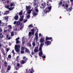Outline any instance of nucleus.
<instances>
[{"mask_svg": "<svg viewBox=\"0 0 73 73\" xmlns=\"http://www.w3.org/2000/svg\"><path fill=\"white\" fill-rule=\"evenodd\" d=\"M11 54H9L8 56V57L9 58H11Z\"/></svg>", "mask_w": 73, "mask_h": 73, "instance_id": "obj_37", "label": "nucleus"}, {"mask_svg": "<svg viewBox=\"0 0 73 73\" xmlns=\"http://www.w3.org/2000/svg\"><path fill=\"white\" fill-rule=\"evenodd\" d=\"M3 37V34L1 33H0V38H2Z\"/></svg>", "mask_w": 73, "mask_h": 73, "instance_id": "obj_32", "label": "nucleus"}, {"mask_svg": "<svg viewBox=\"0 0 73 73\" xmlns=\"http://www.w3.org/2000/svg\"><path fill=\"white\" fill-rule=\"evenodd\" d=\"M16 44H19V43H20V41H19V40H16Z\"/></svg>", "mask_w": 73, "mask_h": 73, "instance_id": "obj_31", "label": "nucleus"}, {"mask_svg": "<svg viewBox=\"0 0 73 73\" xmlns=\"http://www.w3.org/2000/svg\"><path fill=\"white\" fill-rule=\"evenodd\" d=\"M19 59H20V58H19V56H17L16 58V60L17 61H19Z\"/></svg>", "mask_w": 73, "mask_h": 73, "instance_id": "obj_28", "label": "nucleus"}, {"mask_svg": "<svg viewBox=\"0 0 73 73\" xmlns=\"http://www.w3.org/2000/svg\"><path fill=\"white\" fill-rule=\"evenodd\" d=\"M31 54H32V55H34V54H35V53L33 52H32V53H31Z\"/></svg>", "mask_w": 73, "mask_h": 73, "instance_id": "obj_55", "label": "nucleus"}, {"mask_svg": "<svg viewBox=\"0 0 73 73\" xmlns=\"http://www.w3.org/2000/svg\"><path fill=\"white\" fill-rule=\"evenodd\" d=\"M62 4V2H60L59 3V5L60 6V5H61Z\"/></svg>", "mask_w": 73, "mask_h": 73, "instance_id": "obj_43", "label": "nucleus"}, {"mask_svg": "<svg viewBox=\"0 0 73 73\" xmlns=\"http://www.w3.org/2000/svg\"><path fill=\"white\" fill-rule=\"evenodd\" d=\"M14 35V33L13 32H12L11 33V36H13Z\"/></svg>", "mask_w": 73, "mask_h": 73, "instance_id": "obj_33", "label": "nucleus"}, {"mask_svg": "<svg viewBox=\"0 0 73 73\" xmlns=\"http://www.w3.org/2000/svg\"><path fill=\"white\" fill-rule=\"evenodd\" d=\"M38 47H36L35 48V49L34 50V51L35 52H37L39 51V50L38 49Z\"/></svg>", "mask_w": 73, "mask_h": 73, "instance_id": "obj_9", "label": "nucleus"}, {"mask_svg": "<svg viewBox=\"0 0 73 73\" xmlns=\"http://www.w3.org/2000/svg\"><path fill=\"white\" fill-rule=\"evenodd\" d=\"M16 23V21H15L14 22V24H15Z\"/></svg>", "mask_w": 73, "mask_h": 73, "instance_id": "obj_60", "label": "nucleus"}, {"mask_svg": "<svg viewBox=\"0 0 73 73\" xmlns=\"http://www.w3.org/2000/svg\"><path fill=\"white\" fill-rule=\"evenodd\" d=\"M5 24L3 23H1V21H0V26H4Z\"/></svg>", "mask_w": 73, "mask_h": 73, "instance_id": "obj_14", "label": "nucleus"}, {"mask_svg": "<svg viewBox=\"0 0 73 73\" xmlns=\"http://www.w3.org/2000/svg\"><path fill=\"white\" fill-rule=\"evenodd\" d=\"M44 45V44L43 43H41L40 44V47H42V46Z\"/></svg>", "mask_w": 73, "mask_h": 73, "instance_id": "obj_36", "label": "nucleus"}, {"mask_svg": "<svg viewBox=\"0 0 73 73\" xmlns=\"http://www.w3.org/2000/svg\"><path fill=\"white\" fill-rule=\"evenodd\" d=\"M14 19L16 20H17L19 19V16L17 15H16L14 17Z\"/></svg>", "mask_w": 73, "mask_h": 73, "instance_id": "obj_22", "label": "nucleus"}, {"mask_svg": "<svg viewBox=\"0 0 73 73\" xmlns=\"http://www.w3.org/2000/svg\"><path fill=\"white\" fill-rule=\"evenodd\" d=\"M6 50H7V52H8V51L9 50V48H7V49Z\"/></svg>", "mask_w": 73, "mask_h": 73, "instance_id": "obj_51", "label": "nucleus"}, {"mask_svg": "<svg viewBox=\"0 0 73 73\" xmlns=\"http://www.w3.org/2000/svg\"><path fill=\"white\" fill-rule=\"evenodd\" d=\"M2 32V29H0V32Z\"/></svg>", "mask_w": 73, "mask_h": 73, "instance_id": "obj_57", "label": "nucleus"}, {"mask_svg": "<svg viewBox=\"0 0 73 73\" xmlns=\"http://www.w3.org/2000/svg\"><path fill=\"white\" fill-rule=\"evenodd\" d=\"M20 66V64L18 63L17 64V66Z\"/></svg>", "mask_w": 73, "mask_h": 73, "instance_id": "obj_52", "label": "nucleus"}, {"mask_svg": "<svg viewBox=\"0 0 73 73\" xmlns=\"http://www.w3.org/2000/svg\"><path fill=\"white\" fill-rule=\"evenodd\" d=\"M24 49H25L24 47H23V46H22L21 50V53H24Z\"/></svg>", "mask_w": 73, "mask_h": 73, "instance_id": "obj_10", "label": "nucleus"}, {"mask_svg": "<svg viewBox=\"0 0 73 73\" xmlns=\"http://www.w3.org/2000/svg\"><path fill=\"white\" fill-rule=\"evenodd\" d=\"M20 46L19 45H15V50L16 52L18 53L20 50Z\"/></svg>", "mask_w": 73, "mask_h": 73, "instance_id": "obj_3", "label": "nucleus"}, {"mask_svg": "<svg viewBox=\"0 0 73 73\" xmlns=\"http://www.w3.org/2000/svg\"><path fill=\"white\" fill-rule=\"evenodd\" d=\"M3 54H4V55H5V53L4 52H3Z\"/></svg>", "mask_w": 73, "mask_h": 73, "instance_id": "obj_56", "label": "nucleus"}, {"mask_svg": "<svg viewBox=\"0 0 73 73\" xmlns=\"http://www.w3.org/2000/svg\"><path fill=\"white\" fill-rule=\"evenodd\" d=\"M22 12L23 11H21L19 13V15H21L22 14Z\"/></svg>", "mask_w": 73, "mask_h": 73, "instance_id": "obj_39", "label": "nucleus"}, {"mask_svg": "<svg viewBox=\"0 0 73 73\" xmlns=\"http://www.w3.org/2000/svg\"><path fill=\"white\" fill-rule=\"evenodd\" d=\"M14 4V3H11V6H13V5Z\"/></svg>", "mask_w": 73, "mask_h": 73, "instance_id": "obj_40", "label": "nucleus"}, {"mask_svg": "<svg viewBox=\"0 0 73 73\" xmlns=\"http://www.w3.org/2000/svg\"><path fill=\"white\" fill-rule=\"evenodd\" d=\"M11 67L10 65H9L8 66L7 69L8 70H11Z\"/></svg>", "mask_w": 73, "mask_h": 73, "instance_id": "obj_19", "label": "nucleus"}, {"mask_svg": "<svg viewBox=\"0 0 73 73\" xmlns=\"http://www.w3.org/2000/svg\"><path fill=\"white\" fill-rule=\"evenodd\" d=\"M42 49V47H40L39 48V50H41Z\"/></svg>", "mask_w": 73, "mask_h": 73, "instance_id": "obj_48", "label": "nucleus"}, {"mask_svg": "<svg viewBox=\"0 0 73 73\" xmlns=\"http://www.w3.org/2000/svg\"><path fill=\"white\" fill-rule=\"evenodd\" d=\"M65 7H66V8H68V5H66Z\"/></svg>", "mask_w": 73, "mask_h": 73, "instance_id": "obj_49", "label": "nucleus"}, {"mask_svg": "<svg viewBox=\"0 0 73 73\" xmlns=\"http://www.w3.org/2000/svg\"><path fill=\"white\" fill-rule=\"evenodd\" d=\"M4 32H7V30H4Z\"/></svg>", "mask_w": 73, "mask_h": 73, "instance_id": "obj_54", "label": "nucleus"}, {"mask_svg": "<svg viewBox=\"0 0 73 73\" xmlns=\"http://www.w3.org/2000/svg\"><path fill=\"white\" fill-rule=\"evenodd\" d=\"M7 65H8V64L7 63V62H6V61H5L4 62V65L5 66H6V67H7Z\"/></svg>", "mask_w": 73, "mask_h": 73, "instance_id": "obj_26", "label": "nucleus"}, {"mask_svg": "<svg viewBox=\"0 0 73 73\" xmlns=\"http://www.w3.org/2000/svg\"><path fill=\"white\" fill-rule=\"evenodd\" d=\"M28 21V20H25L24 21V23H26V22H27V21Z\"/></svg>", "mask_w": 73, "mask_h": 73, "instance_id": "obj_45", "label": "nucleus"}, {"mask_svg": "<svg viewBox=\"0 0 73 73\" xmlns=\"http://www.w3.org/2000/svg\"><path fill=\"white\" fill-rule=\"evenodd\" d=\"M39 55L40 57H42V58H45L46 56L45 54L42 55V51H41L39 53Z\"/></svg>", "mask_w": 73, "mask_h": 73, "instance_id": "obj_4", "label": "nucleus"}, {"mask_svg": "<svg viewBox=\"0 0 73 73\" xmlns=\"http://www.w3.org/2000/svg\"><path fill=\"white\" fill-rule=\"evenodd\" d=\"M35 10L36 12H38V9H37V7H35Z\"/></svg>", "mask_w": 73, "mask_h": 73, "instance_id": "obj_23", "label": "nucleus"}, {"mask_svg": "<svg viewBox=\"0 0 73 73\" xmlns=\"http://www.w3.org/2000/svg\"><path fill=\"white\" fill-rule=\"evenodd\" d=\"M9 13V11H6V13H4V12L3 13V14L4 15H7L8 13Z\"/></svg>", "mask_w": 73, "mask_h": 73, "instance_id": "obj_20", "label": "nucleus"}, {"mask_svg": "<svg viewBox=\"0 0 73 73\" xmlns=\"http://www.w3.org/2000/svg\"><path fill=\"white\" fill-rule=\"evenodd\" d=\"M8 28L10 29H12V26L11 25H9L8 26Z\"/></svg>", "mask_w": 73, "mask_h": 73, "instance_id": "obj_38", "label": "nucleus"}, {"mask_svg": "<svg viewBox=\"0 0 73 73\" xmlns=\"http://www.w3.org/2000/svg\"><path fill=\"white\" fill-rule=\"evenodd\" d=\"M27 46H28V47H29V48H31V47L32 46L31 44L29 42L27 43Z\"/></svg>", "mask_w": 73, "mask_h": 73, "instance_id": "obj_11", "label": "nucleus"}, {"mask_svg": "<svg viewBox=\"0 0 73 73\" xmlns=\"http://www.w3.org/2000/svg\"><path fill=\"white\" fill-rule=\"evenodd\" d=\"M1 1H3V3H5V0H1Z\"/></svg>", "mask_w": 73, "mask_h": 73, "instance_id": "obj_44", "label": "nucleus"}, {"mask_svg": "<svg viewBox=\"0 0 73 73\" xmlns=\"http://www.w3.org/2000/svg\"><path fill=\"white\" fill-rule=\"evenodd\" d=\"M42 6L40 7V8L41 9H44V8H45V7H46V4L45 3H44L43 4H41Z\"/></svg>", "mask_w": 73, "mask_h": 73, "instance_id": "obj_7", "label": "nucleus"}, {"mask_svg": "<svg viewBox=\"0 0 73 73\" xmlns=\"http://www.w3.org/2000/svg\"><path fill=\"white\" fill-rule=\"evenodd\" d=\"M8 36H9L8 35H7L6 38H7V39L8 38Z\"/></svg>", "mask_w": 73, "mask_h": 73, "instance_id": "obj_59", "label": "nucleus"}, {"mask_svg": "<svg viewBox=\"0 0 73 73\" xmlns=\"http://www.w3.org/2000/svg\"><path fill=\"white\" fill-rule=\"evenodd\" d=\"M23 18H24V16H22V17L21 16V18L20 20V21H21L23 20Z\"/></svg>", "mask_w": 73, "mask_h": 73, "instance_id": "obj_24", "label": "nucleus"}, {"mask_svg": "<svg viewBox=\"0 0 73 73\" xmlns=\"http://www.w3.org/2000/svg\"><path fill=\"white\" fill-rule=\"evenodd\" d=\"M33 72H34L33 70V68H31V70L30 73H33Z\"/></svg>", "mask_w": 73, "mask_h": 73, "instance_id": "obj_42", "label": "nucleus"}, {"mask_svg": "<svg viewBox=\"0 0 73 73\" xmlns=\"http://www.w3.org/2000/svg\"><path fill=\"white\" fill-rule=\"evenodd\" d=\"M25 58H26V57L25 56H23V60H25Z\"/></svg>", "mask_w": 73, "mask_h": 73, "instance_id": "obj_46", "label": "nucleus"}, {"mask_svg": "<svg viewBox=\"0 0 73 73\" xmlns=\"http://www.w3.org/2000/svg\"><path fill=\"white\" fill-rule=\"evenodd\" d=\"M31 31L32 32V33L31 32H29V36H31L32 35H33L34 34H35V28H33V29H32Z\"/></svg>", "mask_w": 73, "mask_h": 73, "instance_id": "obj_5", "label": "nucleus"}, {"mask_svg": "<svg viewBox=\"0 0 73 73\" xmlns=\"http://www.w3.org/2000/svg\"><path fill=\"white\" fill-rule=\"evenodd\" d=\"M72 9H73V8H72V7H70V8H69V9L67 10V11H72Z\"/></svg>", "mask_w": 73, "mask_h": 73, "instance_id": "obj_25", "label": "nucleus"}, {"mask_svg": "<svg viewBox=\"0 0 73 73\" xmlns=\"http://www.w3.org/2000/svg\"><path fill=\"white\" fill-rule=\"evenodd\" d=\"M12 53L13 54L14 56H15V53L14 52V50H13L12 51Z\"/></svg>", "mask_w": 73, "mask_h": 73, "instance_id": "obj_35", "label": "nucleus"}, {"mask_svg": "<svg viewBox=\"0 0 73 73\" xmlns=\"http://www.w3.org/2000/svg\"><path fill=\"white\" fill-rule=\"evenodd\" d=\"M52 9V7L50 6L48 7V9H47V8H46V9L44 11V13L43 14V16H46V13H48L50 11V10Z\"/></svg>", "mask_w": 73, "mask_h": 73, "instance_id": "obj_1", "label": "nucleus"}, {"mask_svg": "<svg viewBox=\"0 0 73 73\" xmlns=\"http://www.w3.org/2000/svg\"><path fill=\"white\" fill-rule=\"evenodd\" d=\"M5 8H7V9H9V6L8 5L5 6Z\"/></svg>", "mask_w": 73, "mask_h": 73, "instance_id": "obj_34", "label": "nucleus"}, {"mask_svg": "<svg viewBox=\"0 0 73 73\" xmlns=\"http://www.w3.org/2000/svg\"><path fill=\"white\" fill-rule=\"evenodd\" d=\"M45 44H46V46H48L49 45H50L51 44V42L50 41H46L45 42Z\"/></svg>", "mask_w": 73, "mask_h": 73, "instance_id": "obj_8", "label": "nucleus"}, {"mask_svg": "<svg viewBox=\"0 0 73 73\" xmlns=\"http://www.w3.org/2000/svg\"><path fill=\"white\" fill-rule=\"evenodd\" d=\"M25 52H27V53H28L29 54H30V52H29V50L27 48H25Z\"/></svg>", "mask_w": 73, "mask_h": 73, "instance_id": "obj_17", "label": "nucleus"}, {"mask_svg": "<svg viewBox=\"0 0 73 73\" xmlns=\"http://www.w3.org/2000/svg\"><path fill=\"white\" fill-rule=\"evenodd\" d=\"M33 24H31L28 26L29 28L31 29V28H33Z\"/></svg>", "mask_w": 73, "mask_h": 73, "instance_id": "obj_15", "label": "nucleus"}, {"mask_svg": "<svg viewBox=\"0 0 73 73\" xmlns=\"http://www.w3.org/2000/svg\"><path fill=\"white\" fill-rule=\"evenodd\" d=\"M10 31V30L9 29L8 30V32H9Z\"/></svg>", "mask_w": 73, "mask_h": 73, "instance_id": "obj_64", "label": "nucleus"}, {"mask_svg": "<svg viewBox=\"0 0 73 73\" xmlns=\"http://www.w3.org/2000/svg\"><path fill=\"white\" fill-rule=\"evenodd\" d=\"M14 8V7H10V8H9V10L10 11H12V10H13V9Z\"/></svg>", "mask_w": 73, "mask_h": 73, "instance_id": "obj_27", "label": "nucleus"}, {"mask_svg": "<svg viewBox=\"0 0 73 73\" xmlns=\"http://www.w3.org/2000/svg\"><path fill=\"white\" fill-rule=\"evenodd\" d=\"M14 73H17V72H15Z\"/></svg>", "mask_w": 73, "mask_h": 73, "instance_id": "obj_63", "label": "nucleus"}, {"mask_svg": "<svg viewBox=\"0 0 73 73\" xmlns=\"http://www.w3.org/2000/svg\"><path fill=\"white\" fill-rule=\"evenodd\" d=\"M20 39V38H17L16 39V40L17 41V40H19Z\"/></svg>", "mask_w": 73, "mask_h": 73, "instance_id": "obj_47", "label": "nucleus"}, {"mask_svg": "<svg viewBox=\"0 0 73 73\" xmlns=\"http://www.w3.org/2000/svg\"><path fill=\"white\" fill-rule=\"evenodd\" d=\"M35 30L37 31L35 33V37L34 38V40H36V41H37L38 40V29H37V28H36V27H35Z\"/></svg>", "mask_w": 73, "mask_h": 73, "instance_id": "obj_2", "label": "nucleus"}, {"mask_svg": "<svg viewBox=\"0 0 73 73\" xmlns=\"http://www.w3.org/2000/svg\"><path fill=\"white\" fill-rule=\"evenodd\" d=\"M39 36H41V33H39Z\"/></svg>", "mask_w": 73, "mask_h": 73, "instance_id": "obj_53", "label": "nucleus"}, {"mask_svg": "<svg viewBox=\"0 0 73 73\" xmlns=\"http://www.w3.org/2000/svg\"><path fill=\"white\" fill-rule=\"evenodd\" d=\"M24 38L23 37L22 38V44H23V45L25 44V40H27V39H25V40H24Z\"/></svg>", "mask_w": 73, "mask_h": 73, "instance_id": "obj_12", "label": "nucleus"}, {"mask_svg": "<svg viewBox=\"0 0 73 73\" xmlns=\"http://www.w3.org/2000/svg\"><path fill=\"white\" fill-rule=\"evenodd\" d=\"M33 16H37V13H36V12H33Z\"/></svg>", "mask_w": 73, "mask_h": 73, "instance_id": "obj_21", "label": "nucleus"}, {"mask_svg": "<svg viewBox=\"0 0 73 73\" xmlns=\"http://www.w3.org/2000/svg\"><path fill=\"white\" fill-rule=\"evenodd\" d=\"M26 10L27 11V10L28 9H30L31 8V6H26Z\"/></svg>", "mask_w": 73, "mask_h": 73, "instance_id": "obj_16", "label": "nucleus"}, {"mask_svg": "<svg viewBox=\"0 0 73 73\" xmlns=\"http://www.w3.org/2000/svg\"><path fill=\"white\" fill-rule=\"evenodd\" d=\"M71 2H73V0H70Z\"/></svg>", "mask_w": 73, "mask_h": 73, "instance_id": "obj_61", "label": "nucleus"}, {"mask_svg": "<svg viewBox=\"0 0 73 73\" xmlns=\"http://www.w3.org/2000/svg\"><path fill=\"white\" fill-rule=\"evenodd\" d=\"M44 41V39L43 38H41L40 40V42L42 43Z\"/></svg>", "mask_w": 73, "mask_h": 73, "instance_id": "obj_18", "label": "nucleus"}, {"mask_svg": "<svg viewBox=\"0 0 73 73\" xmlns=\"http://www.w3.org/2000/svg\"><path fill=\"white\" fill-rule=\"evenodd\" d=\"M49 1H50V2H52V0H49Z\"/></svg>", "mask_w": 73, "mask_h": 73, "instance_id": "obj_62", "label": "nucleus"}, {"mask_svg": "<svg viewBox=\"0 0 73 73\" xmlns=\"http://www.w3.org/2000/svg\"><path fill=\"white\" fill-rule=\"evenodd\" d=\"M32 45L33 46H35L36 45V44H35V42H33L32 43Z\"/></svg>", "mask_w": 73, "mask_h": 73, "instance_id": "obj_29", "label": "nucleus"}, {"mask_svg": "<svg viewBox=\"0 0 73 73\" xmlns=\"http://www.w3.org/2000/svg\"><path fill=\"white\" fill-rule=\"evenodd\" d=\"M27 13L29 14V15H28L27 16V17L28 19V18H29V17H30V14H31V12L32 11V9L29 10L28 11L27 10Z\"/></svg>", "mask_w": 73, "mask_h": 73, "instance_id": "obj_6", "label": "nucleus"}, {"mask_svg": "<svg viewBox=\"0 0 73 73\" xmlns=\"http://www.w3.org/2000/svg\"><path fill=\"white\" fill-rule=\"evenodd\" d=\"M15 68H16V70H19V68H17V67H15Z\"/></svg>", "mask_w": 73, "mask_h": 73, "instance_id": "obj_58", "label": "nucleus"}, {"mask_svg": "<svg viewBox=\"0 0 73 73\" xmlns=\"http://www.w3.org/2000/svg\"><path fill=\"white\" fill-rule=\"evenodd\" d=\"M25 62V61H24V60H23L21 62V64H24V63Z\"/></svg>", "mask_w": 73, "mask_h": 73, "instance_id": "obj_41", "label": "nucleus"}, {"mask_svg": "<svg viewBox=\"0 0 73 73\" xmlns=\"http://www.w3.org/2000/svg\"><path fill=\"white\" fill-rule=\"evenodd\" d=\"M52 39V37H48L47 36L46 37V38H45L46 40H50Z\"/></svg>", "mask_w": 73, "mask_h": 73, "instance_id": "obj_13", "label": "nucleus"}, {"mask_svg": "<svg viewBox=\"0 0 73 73\" xmlns=\"http://www.w3.org/2000/svg\"><path fill=\"white\" fill-rule=\"evenodd\" d=\"M20 24V21H18L17 22V23H16L17 25H19Z\"/></svg>", "mask_w": 73, "mask_h": 73, "instance_id": "obj_30", "label": "nucleus"}, {"mask_svg": "<svg viewBox=\"0 0 73 73\" xmlns=\"http://www.w3.org/2000/svg\"><path fill=\"white\" fill-rule=\"evenodd\" d=\"M11 37H9L7 39V40H10V39H11Z\"/></svg>", "mask_w": 73, "mask_h": 73, "instance_id": "obj_50", "label": "nucleus"}]
</instances>
